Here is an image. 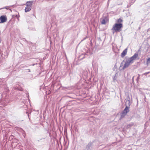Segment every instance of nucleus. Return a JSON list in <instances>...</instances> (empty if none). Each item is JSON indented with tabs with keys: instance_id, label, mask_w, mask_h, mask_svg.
<instances>
[{
	"instance_id": "obj_1",
	"label": "nucleus",
	"mask_w": 150,
	"mask_h": 150,
	"mask_svg": "<svg viewBox=\"0 0 150 150\" xmlns=\"http://www.w3.org/2000/svg\"><path fill=\"white\" fill-rule=\"evenodd\" d=\"M123 27L122 23H115L113 26L112 30L113 33L120 32L122 30V28Z\"/></svg>"
},
{
	"instance_id": "obj_2",
	"label": "nucleus",
	"mask_w": 150,
	"mask_h": 150,
	"mask_svg": "<svg viewBox=\"0 0 150 150\" xmlns=\"http://www.w3.org/2000/svg\"><path fill=\"white\" fill-rule=\"evenodd\" d=\"M130 105V102L129 100H127L125 103L126 107L122 112V114L124 116L129 111V106Z\"/></svg>"
},
{
	"instance_id": "obj_3",
	"label": "nucleus",
	"mask_w": 150,
	"mask_h": 150,
	"mask_svg": "<svg viewBox=\"0 0 150 150\" xmlns=\"http://www.w3.org/2000/svg\"><path fill=\"white\" fill-rule=\"evenodd\" d=\"M7 20V18L5 16H2L0 17V23H4Z\"/></svg>"
},
{
	"instance_id": "obj_4",
	"label": "nucleus",
	"mask_w": 150,
	"mask_h": 150,
	"mask_svg": "<svg viewBox=\"0 0 150 150\" xmlns=\"http://www.w3.org/2000/svg\"><path fill=\"white\" fill-rule=\"evenodd\" d=\"M108 21V18L106 17H105L101 19V23L102 24H105Z\"/></svg>"
},
{
	"instance_id": "obj_5",
	"label": "nucleus",
	"mask_w": 150,
	"mask_h": 150,
	"mask_svg": "<svg viewBox=\"0 0 150 150\" xmlns=\"http://www.w3.org/2000/svg\"><path fill=\"white\" fill-rule=\"evenodd\" d=\"M138 56V53H135L129 59V60L132 63L133 62V61Z\"/></svg>"
},
{
	"instance_id": "obj_6",
	"label": "nucleus",
	"mask_w": 150,
	"mask_h": 150,
	"mask_svg": "<svg viewBox=\"0 0 150 150\" xmlns=\"http://www.w3.org/2000/svg\"><path fill=\"white\" fill-rule=\"evenodd\" d=\"M127 49H125L122 52L121 54V57H124L126 54L127 52Z\"/></svg>"
},
{
	"instance_id": "obj_7",
	"label": "nucleus",
	"mask_w": 150,
	"mask_h": 150,
	"mask_svg": "<svg viewBox=\"0 0 150 150\" xmlns=\"http://www.w3.org/2000/svg\"><path fill=\"white\" fill-rule=\"evenodd\" d=\"M131 63H132L129 60L128 61L126 62L125 64L124 67L125 68H126Z\"/></svg>"
},
{
	"instance_id": "obj_8",
	"label": "nucleus",
	"mask_w": 150,
	"mask_h": 150,
	"mask_svg": "<svg viewBox=\"0 0 150 150\" xmlns=\"http://www.w3.org/2000/svg\"><path fill=\"white\" fill-rule=\"evenodd\" d=\"M33 2L32 1H27L26 3V6H31Z\"/></svg>"
},
{
	"instance_id": "obj_9",
	"label": "nucleus",
	"mask_w": 150,
	"mask_h": 150,
	"mask_svg": "<svg viewBox=\"0 0 150 150\" xmlns=\"http://www.w3.org/2000/svg\"><path fill=\"white\" fill-rule=\"evenodd\" d=\"M31 10V7L30 6H27L25 9V12H27Z\"/></svg>"
},
{
	"instance_id": "obj_10",
	"label": "nucleus",
	"mask_w": 150,
	"mask_h": 150,
	"mask_svg": "<svg viewBox=\"0 0 150 150\" xmlns=\"http://www.w3.org/2000/svg\"><path fill=\"white\" fill-rule=\"evenodd\" d=\"M122 20L121 18H119L117 20V22L118 23H121L122 22Z\"/></svg>"
},
{
	"instance_id": "obj_11",
	"label": "nucleus",
	"mask_w": 150,
	"mask_h": 150,
	"mask_svg": "<svg viewBox=\"0 0 150 150\" xmlns=\"http://www.w3.org/2000/svg\"><path fill=\"white\" fill-rule=\"evenodd\" d=\"M149 63H150V58L147 59L146 61V64L147 65H148Z\"/></svg>"
},
{
	"instance_id": "obj_12",
	"label": "nucleus",
	"mask_w": 150,
	"mask_h": 150,
	"mask_svg": "<svg viewBox=\"0 0 150 150\" xmlns=\"http://www.w3.org/2000/svg\"><path fill=\"white\" fill-rule=\"evenodd\" d=\"M149 73H150V72H146L145 73H144V75H145V74H149Z\"/></svg>"
}]
</instances>
